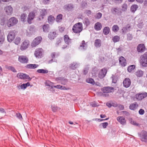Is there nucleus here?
Instances as JSON below:
<instances>
[{"label":"nucleus","mask_w":147,"mask_h":147,"mask_svg":"<svg viewBox=\"0 0 147 147\" xmlns=\"http://www.w3.org/2000/svg\"><path fill=\"white\" fill-rule=\"evenodd\" d=\"M37 72L39 73L45 74L48 73L49 71L46 69H38L37 70Z\"/></svg>","instance_id":"e433bc0d"},{"label":"nucleus","mask_w":147,"mask_h":147,"mask_svg":"<svg viewBox=\"0 0 147 147\" xmlns=\"http://www.w3.org/2000/svg\"><path fill=\"white\" fill-rule=\"evenodd\" d=\"M17 77L21 79H28L29 80H30L32 79L29 77L28 75L25 74L18 73L17 74Z\"/></svg>","instance_id":"4468645a"},{"label":"nucleus","mask_w":147,"mask_h":147,"mask_svg":"<svg viewBox=\"0 0 147 147\" xmlns=\"http://www.w3.org/2000/svg\"><path fill=\"white\" fill-rule=\"evenodd\" d=\"M108 93H104L103 92H99V94H100V95H102L104 96L108 97L109 96V94Z\"/></svg>","instance_id":"6e6d98bb"},{"label":"nucleus","mask_w":147,"mask_h":147,"mask_svg":"<svg viewBox=\"0 0 147 147\" xmlns=\"http://www.w3.org/2000/svg\"><path fill=\"white\" fill-rule=\"evenodd\" d=\"M61 42V40H60V39H58L57 40V41L56 43V46H59V44Z\"/></svg>","instance_id":"69168bd1"},{"label":"nucleus","mask_w":147,"mask_h":147,"mask_svg":"<svg viewBox=\"0 0 147 147\" xmlns=\"http://www.w3.org/2000/svg\"><path fill=\"white\" fill-rule=\"evenodd\" d=\"M16 117L20 120H22V117L21 115L19 113H16Z\"/></svg>","instance_id":"13d9d810"},{"label":"nucleus","mask_w":147,"mask_h":147,"mask_svg":"<svg viewBox=\"0 0 147 147\" xmlns=\"http://www.w3.org/2000/svg\"><path fill=\"white\" fill-rule=\"evenodd\" d=\"M123 86L126 88H127L129 87V78H125L123 80Z\"/></svg>","instance_id":"c85d7f7f"},{"label":"nucleus","mask_w":147,"mask_h":147,"mask_svg":"<svg viewBox=\"0 0 147 147\" xmlns=\"http://www.w3.org/2000/svg\"><path fill=\"white\" fill-rule=\"evenodd\" d=\"M122 10L124 11L126 10L127 8V5L126 3H124L122 6Z\"/></svg>","instance_id":"4d7b16f0"},{"label":"nucleus","mask_w":147,"mask_h":147,"mask_svg":"<svg viewBox=\"0 0 147 147\" xmlns=\"http://www.w3.org/2000/svg\"><path fill=\"white\" fill-rule=\"evenodd\" d=\"M29 41L28 40H25L22 44L20 47V50L23 51L27 49L29 45Z\"/></svg>","instance_id":"f8f14e48"},{"label":"nucleus","mask_w":147,"mask_h":147,"mask_svg":"<svg viewBox=\"0 0 147 147\" xmlns=\"http://www.w3.org/2000/svg\"><path fill=\"white\" fill-rule=\"evenodd\" d=\"M74 8V6L73 4L71 3H67L63 7V9L65 11H72Z\"/></svg>","instance_id":"9b49d317"},{"label":"nucleus","mask_w":147,"mask_h":147,"mask_svg":"<svg viewBox=\"0 0 147 147\" xmlns=\"http://www.w3.org/2000/svg\"><path fill=\"white\" fill-rule=\"evenodd\" d=\"M55 20L54 17L51 15L49 16L48 18V22L49 24H52Z\"/></svg>","instance_id":"72a5a7b5"},{"label":"nucleus","mask_w":147,"mask_h":147,"mask_svg":"<svg viewBox=\"0 0 147 147\" xmlns=\"http://www.w3.org/2000/svg\"><path fill=\"white\" fill-rule=\"evenodd\" d=\"M63 16L61 14H60L58 15L56 19V21L57 22H60L62 19Z\"/></svg>","instance_id":"37998d69"},{"label":"nucleus","mask_w":147,"mask_h":147,"mask_svg":"<svg viewBox=\"0 0 147 147\" xmlns=\"http://www.w3.org/2000/svg\"><path fill=\"white\" fill-rule=\"evenodd\" d=\"M110 31V29L109 27H105L103 29V32L104 34L107 35L109 33Z\"/></svg>","instance_id":"c756f323"},{"label":"nucleus","mask_w":147,"mask_h":147,"mask_svg":"<svg viewBox=\"0 0 147 147\" xmlns=\"http://www.w3.org/2000/svg\"><path fill=\"white\" fill-rule=\"evenodd\" d=\"M17 19L14 17H12L9 19L7 23V25L9 27L16 24L18 22Z\"/></svg>","instance_id":"423d86ee"},{"label":"nucleus","mask_w":147,"mask_h":147,"mask_svg":"<svg viewBox=\"0 0 147 147\" xmlns=\"http://www.w3.org/2000/svg\"><path fill=\"white\" fill-rule=\"evenodd\" d=\"M122 30L123 33V34H125L126 32V30H127V28L125 27H124L123 28Z\"/></svg>","instance_id":"774afa93"},{"label":"nucleus","mask_w":147,"mask_h":147,"mask_svg":"<svg viewBox=\"0 0 147 147\" xmlns=\"http://www.w3.org/2000/svg\"><path fill=\"white\" fill-rule=\"evenodd\" d=\"M56 33L55 32H51L48 35V37L50 39H53L55 37Z\"/></svg>","instance_id":"f704fd0d"},{"label":"nucleus","mask_w":147,"mask_h":147,"mask_svg":"<svg viewBox=\"0 0 147 147\" xmlns=\"http://www.w3.org/2000/svg\"><path fill=\"white\" fill-rule=\"evenodd\" d=\"M135 65H129V72L132 71L135 68Z\"/></svg>","instance_id":"5fc2aeb1"},{"label":"nucleus","mask_w":147,"mask_h":147,"mask_svg":"<svg viewBox=\"0 0 147 147\" xmlns=\"http://www.w3.org/2000/svg\"><path fill=\"white\" fill-rule=\"evenodd\" d=\"M90 105L93 107H95L98 106L95 103V102L91 103Z\"/></svg>","instance_id":"e2e57ef3"},{"label":"nucleus","mask_w":147,"mask_h":147,"mask_svg":"<svg viewBox=\"0 0 147 147\" xmlns=\"http://www.w3.org/2000/svg\"><path fill=\"white\" fill-rule=\"evenodd\" d=\"M117 120L121 124L124 125L126 124L125 118L122 116H119L117 118Z\"/></svg>","instance_id":"5701e85b"},{"label":"nucleus","mask_w":147,"mask_h":147,"mask_svg":"<svg viewBox=\"0 0 147 147\" xmlns=\"http://www.w3.org/2000/svg\"><path fill=\"white\" fill-rule=\"evenodd\" d=\"M118 107L119 110H123L124 109V107L122 105H120L118 106Z\"/></svg>","instance_id":"338daca9"},{"label":"nucleus","mask_w":147,"mask_h":147,"mask_svg":"<svg viewBox=\"0 0 147 147\" xmlns=\"http://www.w3.org/2000/svg\"><path fill=\"white\" fill-rule=\"evenodd\" d=\"M102 15V14L101 13L98 12L96 14L94 18L96 19H99L101 18Z\"/></svg>","instance_id":"09e8293b"},{"label":"nucleus","mask_w":147,"mask_h":147,"mask_svg":"<svg viewBox=\"0 0 147 147\" xmlns=\"http://www.w3.org/2000/svg\"><path fill=\"white\" fill-rule=\"evenodd\" d=\"M43 52V50L41 48L37 49L34 52V55L36 58H41Z\"/></svg>","instance_id":"0eeeda50"},{"label":"nucleus","mask_w":147,"mask_h":147,"mask_svg":"<svg viewBox=\"0 0 147 147\" xmlns=\"http://www.w3.org/2000/svg\"><path fill=\"white\" fill-rule=\"evenodd\" d=\"M119 30V27L117 25H113L112 27V30L114 32H117Z\"/></svg>","instance_id":"49530a36"},{"label":"nucleus","mask_w":147,"mask_h":147,"mask_svg":"<svg viewBox=\"0 0 147 147\" xmlns=\"http://www.w3.org/2000/svg\"><path fill=\"white\" fill-rule=\"evenodd\" d=\"M55 80L59 83L63 85L66 84L68 82L67 79L62 77L56 78Z\"/></svg>","instance_id":"ddd939ff"},{"label":"nucleus","mask_w":147,"mask_h":147,"mask_svg":"<svg viewBox=\"0 0 147 147\" xmlns=\"http://www.w3.org/2000/svg\"><path fill=\"white\" fill-rule=\"evenodd\" d=\"M87 47V43H85V41L83 40L80 44L79 48L81 50H85L86 49Z\"/></svg>","instance_id":"6ab92c4d"},{"label":"nucleus","mask_w":147,"mask_h":147,"mask_svg":"<svg viewBox=\"0 0 147 147\" xmlns=\"http://www.w3.org/2000/svg\"><path fill=\"white\" fill-rule=\"evenodd\" d=\"M42 40V38L40 36H38L35 38L31 43V47L33 48L37 46L40 43Z\"/></svg>","instance_id":"39448f33"},{"label":"nucleus","mask_w":147,"mask_h":147,"mask_svg":"<svg viewBox=\"0 0 147 147\" xmlns=\"http://www.w3.org/2000/svg\"><path fill=\"white\" fill-rule=\"evenodd\" d=\"M120 39V38L119 36H115L113 38L112 40L114 43H115L118 42L119 41Z\"/></svg>","instance_id":"79ce46f5"},{"label":"nucleus","mask_w":147,"mask_h":147,"mask_svg":"<svg viewBox=\"0 0 147 147\" xmlns=\"http://www.w3.org/2000/svg\"><path fill=\"white\" fill-rule=\"evenodd\" d=\"M0 112L2 113L6 114V112L4 109L0 108Z\"/></svg>","instance_id":"0e129e2a"},{"label":"nucleus","mask_w":147,"mask_h":147,"mask_svg":"<svg viewBox=\"0 0 147 147\" xmlns=\"http://www.w3.org/2000/svg\"><path fill=\"white\" fill-rule=\"evenodd\" d=\"M102 26V24L100 23L97 22L95 24L94 28L96 30L98 31L101 29Z\"/></svg>","instance_id":"a878e982"},{"label":"nucleus","mask_w":147,"mask_h":147,"mask_svg":"<svg viewBox=\"0 0 147 147\" xmlns=\"http://www.w3.org/2000/svg\"><path fill=\"white\" fill-rule=\"evenodd\" d=\"M84 13L88 16L91 14L92 12L90 10L86 9L84 11Z\"/></svg>","instance_id":"3c124183"},{"label":"nucleus","mask_w":147,"mask_h":147,"mask_svg":"<svg viewBox=\"0 0 147 147\" xmlns=\"http://www.w3.org/2000/svg\"><path fill=\"white\" fill-rule=\"evenodd\" d=\"M139 113L140 114L142 115L144 114V111L143 109H140L139 111Z\"/></svg>","instance_id":"680f3d73"},{"label":"nucleus","mask_w":147,"mask_h":147,"mask_svg":"<svg viewBox=\"0 0 147 147\" xmlns=\"http://www.w3.org/2000/svg\"><path fill=\"white\" fill-rule=\"evenodd\" d=\"M4 10L6 14L11 15L13 13V9L10 5L7 6L4 8Z\"/></svg>","instance_id":"a211bd4d"},{"label":"nucleus","mask_w":147,"mask_h":147,"mask_svg":"<svg viewBox=\"0 0 147 147\" xmlns=\"http://www.w3.org/2000/svg\"><path fill=\"white\" fill-rule=\"evenodd\" d=\"M136 75L138 77L142 76L143 74V72L141 70H138L136 72Z\"/></svg>","instance_id":"a18cd8bd"},{"label":"nucleus","mask_w":147,"mask_h":147,"mask_svg":"<svg viewBox=\"0 0 147 147\" xmlns=\"http://www.w3.org/2000/svg\"><path fill=\"white\" fill-rule=\"evenodd\" d=\"M111 12L114 15L118 16L121 14V12L119 8L117 7L113 8L111 10Z\"/></svg>","instance_id":"f3484780"},{"label":"nucleus","mask_w":147,"mask_h":147,"mask_svg":"<svg viewBox=\"0 0 147 147\" xmlns=\"http://www.w3.org/2000/svg\"><path fill=\"white\" fill-rule=\"evenodd\" d=\"M138 135L141 141L147 143V131L143 130Z\"/></svg>","instance_id":"7ed1b4c3"},{"label":"nucleus","mask_w":147,"mask_h":147,"mask_svg":"<svg viewBox=\"0 0 147 147\" xmlns=\"http://www.w3.org/2000/svg\"><path fill=\"white\" fill-rule=\"evenodd\" d=\"M147 96V93L143 92L141 93L136 94L135 97L138 100H141Z\"/></svg>","instance_id":"6e6552de"},{"label":"nucleus","mask_w":147,"mask_h":147,"mask_svg":"<svg viewBox=\"0 0 147 147\" xmlns=\"http://www.w3.org/2000/svg\"><path fill=\"white\" fill-rule=\"evenodd\" d=\"M49 25L48 24L44 25L42 27L43 31L45 32H48L49 30Z\"/></svg>","instance_id":"473e14b6"},{"label":"nucleus","mask_w":147,"mask_h":147,"mask_svg":"<svg viewBox=\"0 0 147 147\" xmlns=\"http://www.w3.org/2000/svg\"><path fill=\"white\" fill-rule=\"evenodd\" d=\"M35 16V15L34 12H31L29 13L27 20L29 24H31V21L33 19Z\"/></svg>","instance_id":"aec40b11"},{"label":"nucleus","mask_w":147,"mask_h":147,"mask_svg":"<svg viewBox=\"0 0 147 147\" xmlns=\"http://www.w3.org/2000/svg\"><path fill=\"white\" fill-rule=\"evenodd\" d=\"M119 61L121 66L124 67L126 65V60L123 57L121 56L119 59Z\"/></svg>","instance_id":"412c9836"},{"label":"nucleus","mask_w":147,"mask_h":147,"mask_svg":"<svg viewBox=\"0 0 147 147\" xmlns=\"http://www.w3.org/2000/svg\"><path fill=\"white\" fill-rule=\"evenodd\" d=\"M138 8V5L136 4L132 5L131 7L130 11L133 13H134Z\"/></svg>","instance_id":"2f4dec72"},{"label":"nucleus","mask_w":147,"mask_h":147,"mask_svg":"<svg viewBox=\"0 0 147 147\" xmlns=\"http://www.w3.org/2000/svg\"><path fill=\"white\" fill-rule=\"evenodd\" d=\"M82 24L81 22H78L74 25L72 28V30L76 33H80L82 30Z\"/></svg>","instance_id":"f257e3e1"},{"label":"nucleus","mask_w":147,"mask_h":147,"mask_svg":"<svg viewBox=\"0 0 147 147\" xmlns=\"http://www.w3.org/2000/svg\"><path fill=\"white\" fill-rule=\"evenodd\" d=\"M47 12L46 9H42L40 11V18L42 19H43V17L46 14Z\"/></svg>","instance_id":"7c9ffc66"},{"label":"nucleus","mask_w":147,"mask_h":147,"mask_svg":"<svg viewBox=\"0 0 147 147\" xmlns=\"http://www.w3.org/2000/svg\"><path fill=\"white\" fill-rule=\"evenodd\" d=\"M137 51L138 52L142 53L145 51L146 48L144 44H140L137 46Z\"/></svg>","instance_id":"dca6fc26"},{"label":"nucleus","mask_w":147,"mask_h":147,"mask_svg":"<svg viewBox=\"0 0 147 147\" xmlns=\"http://www.w3.org/2000/svg\"><path fill=\"white\" fill-rule=\"evenodd\" d=\"M86 82L88 83H90L92 85H94L95 83L94 80L91 78L87 79Z\"/></svg>","instance_id":"c03bdc74"},{"label":"nucleus","mask_w":147,"mask_h":147,"mask_svg":"<svg viewBox=\"0 0 147 147\" xmlns=\"http://www.w3.org/2000/svg\"><path fill=\"white\" fill-rule=\"evenodd\" d=\"M107 72V70L106 69L104 68L102 69L99 73V77L101 79L103 78L105 76Z\"/></svg>","instance_id":"2eb2a0df"},{"label":"nucleus","mask_w":147,"mask_h":147,"mask_svg":"<svg viewBox=\"0 0 147 147\" xmlns=\"http://www.w3.org/2000/svg\"><path fill=\"white\" fill-rule=\"evenodd\" d=\"M140 63L144 67H147V52L145 53L140 56Z\"/></svg>","instance_id":"f03ea898"},{"label":"nucleus","mask_w":147,"mask_h":147,"mask_svg":"<svg viewBox=\"0 0 147 147\" xmlns=\"http://www.w3.org/2000/svg\"><path fill=\"white\" fill-rule=\"evenodd\" d=\"M27 15L25 13L22 14L20 16L21 21L23 22L26 21Z\"/></svg>","instance_id":"a19ab883"},{"label":"nucleus","mask_w":147,"mask_h":147,"mask_svg":"<svg viewBox=\"0 0 147 147\" xmlns=\"http://www.w3.org/2000/svg\"><path fill=\"white\" fill-rule=\"evenodd\" d=\"M20 38L19 37H17L14 40V42L16 45H18L20 43Z\"/></svg>","instance_id":"8fccbe9b"},{"label":"nucleus","mask_w":147,"mask_h":147,"mask_svg":"<svg viewBox=\"0 0 147 147\" xmlns=\"http://www.w3.org/2000/svg\"><path fill=\"white\" fill-rule=\"evenodd\" d=\"M6 68L7 69L11 71H12L13 72H16L17 71L15 69V68L12 66H6Z\"/></svg>","instance_id":"ea45409f"},{"label":"nucleus","mask_w":147,"mask_h":147,"mask_svg":"<svg viewBox=\"0 0 147 147\" xmlns=\"http://www.w3.org/2000/svg\"><path fill=\"white\" fill-rule=\"evenodd\" d=\"M18 61L22 63H27L28 62V57L24 55H20L19 56Z\"/></svg>","instance_id":"9d476101"},{"label":"nucleus","mask_w":147,"mask_h":147,"mask_svg":"<svg viewBox=\"0 0 147 147\" xmlns=\"http://www.w3.org/2000/svg\"><path fill=\"white\" fill-rule=\"evenodd\" d=\"M108 123L107 122H105L101 123L100 125V126H101L104 128H106L107 127L108 125Z\"/></svg>","instance_id":"603ef678"},{"label":"nucleus","mask_w":147,"mask_h":147,"mask_svg":"<svg viewBox=\"0 0 147 147\" xmlns=\"http://www.w3.org/2000/svg\"><path fill=\"white\" fill-rule=\"evenodd\" d=\"M138 106V105L137 103L135 102L130 105L129 108L131 110H134L137 109Z\"/></svg>","instance_id":"393cba45"},{"label":"nucleus","mask_w":147,"mask_h":147,"mask_svg":"<svg viewBox=\"0 0 147 147\" xmlns=\"http://www.w3.org/2000/svg\"><path fill=\"white\" fill-rule=\"evenodd\" d=\"M101 45V40L99 39H97L95 40L94 46L97 48L100 47Z\"/></svg>","instance_id":"bb28decb"},{"label":"nucleus","mask_w":147,"mask_h":147,"mask_svg":"<svg viewBox=\"0 0 147 147\" xmlns=\"http://www.w3.org/2000/svg\"><path fill=\"white\" fill-rule=\"evenodd\" d=\"M101 90L104 93L113 92L114 91V88L112 87H105L101 89Z\"/></svg>","instance_id":"1a4fd4ad"},{"label":"nucleus","mask_w":147,"mask_h":147,"mask_svg":"<svg viewBox=\"0 0 147 147\" xmlns=\"http://www.w3.org/2000/svg\"><path fill=\"white\" fill-rule=\"evenodd\" d=\"M51 108L53 112H56L59 108L58 107L55 105L52 106Z\"/></svg>","instance_id":"864d4df0"},{"label":"nucleus","mask_w":147,"mask_h":147,"mask_svg":"<svg viewBox=\"0 0 147 147\" xmlns=\"http://www.w3.org/2000/svg\"><path fill=\"white\" fill-rule=\"evenodd\" d=\"M15 30H11L7 36V39L9 42H11L14 39L16 35Z\"/></svg>","instance_id":"20e7f679"},{"label":"nucleus","mask_w":147,"mask_h":147,"mask_svg":"<svg viewBox=\"0 0 147 147\" xmlns=\"http://www.w3.org/2000/svg\"><path fill=\"white\" fill-rule=\"evenodd\" d=\"M30 85V84L29 82H27L26 84H22L20 86V88L22 89H25L28 86Z\"/></svg>","instance_id":"58836bf2"},{"label":"nucleus","mask_w":147,"mask_h":147,"mask_svg":"<svg viewBox=\"0 0 147 147\" xmlns=\"http://www.w3.org/2000/svg\"><path fill=\"white\" fill-rule=\"evenodd\" d=\"M54 87L57 89H59L61 90H67L69 89L66 88L65 87L62 86L60 85H58L57 86H54Z\"/></svg>","instance_id":"4c0bfd02"},{"label":"nucleus","mask_w":147,"mask_h":147,"mask_svg":"<svg viewBox=\"0 0 147 147\" xmlns=\"http://www.w3.org/2000/svg\"><path fill=\"white\" fill-rule=\"evenodd\" d=\"M5 40L4 36H0V44H2Z\"/></svg>","instance_id":"bf43d9fd"},{"label":"nucleus","mask_w":147,"mask_h":147,"mask_svg":"<svg viewBox=\"0 0 147 147\" xmlns=\"http://www.w3.org/2000/svg\"><path fill=\"white\" fill-rule=\"evenodd\" d=\"M38 65L36 64H28L25 66V67L28 69H35L38 67Z\"/></svg>","instance_id":"4be33fe9"},{"label":"nucleus","mask_w":147,"mask_h":147,"mask_svg":"<svg viewBox=\"0 0 147 147\" xmlns=\"http://www.w3.org/2000/svg\"><path fill=\"white\" fill-rule=\"evenodd\" d=\"M78 67V64L75 62H73L70 64V68L71 69L74 70L76 68Z\"/></svg>","instance_id":"c9c22d12"},{"label":"nucleus","mask_w":147,"mask_h":147,"mask_svg":"<svg viewBox=\"0 0 147 147\" xmlns=\"http://www.w3.org/2000/svg\"><path fill=\"white\" fill-rule=\"evenodd\" d=\"M83 22L86 26H88L90 24V22L87 17L85 18L83 20Z\"/></svg>","instance_id":"cd10ccee"},{"label":"nucleus","mask_w":147,"mask_h":147,"mask_svg":"<svg viewBox=\"0 0 147 147\" xmlns=\"http://www.w3.org/2000/svg\"><path fill=\"white\" fill-rule=\"evenodd\" d=\"M111 78L112 79V83H116L118 80V77L117 76L113 75L112 76Z\"/></svg>","instance_id":"de8ad7c7"},{"label":"nucleus","mask_w":147,"mask_h":147,"mask_svg":"<svg viewBox=\"0 0 147 147\" xmlns=\"http://www.w3.org/2000/svg\"><path fill=\"white\" fill-rule=\"evenodd\" d=\"M64 39L65 42L66 44L69 45L71 43V39L69 38L67 35H65L64 36Z\"/></svg>","instance_id":"b1692460"},{"label":"nucleus","mask_w":147,"mask_h":147,"mask_svg":"<svg viewBox=\"0 0 147 147\" xmlns=\"http://www.w3.org/2000/svg\"><path fill=\"white\" fill-rule=\"evenodd\" d=\"M123 0H114L115 2L117 4H119L121 3Z\"/></svg>","instance_id":"052dcab7"}]
</instances>
